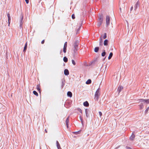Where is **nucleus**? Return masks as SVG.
I'll return each instance as SVG.
<instances>
[{
  "instance_id": "f257e3e1",
  "label": "nucleus",
  "mask_w": 149,
  "mask_h": 149,
  "mask_svg": "<svg viewBox=\"0 0 149 149\" xmlns=\"http://www.w3.org/2000/svg\"><path fill=\"white\" fill-rule=\"evenodd\" d=\"M100 88H99L96 91L94 99L95 100L97 101L100 95Z\"/></svg>"
},
{
  "instance_id": "f03ea898",
  "label": "nucleus",
  "mask_w": 149,
  "mask_h": 149,
  "mask_svg": "<svg viewBox=\"0 0 149 149\" xmlns=\"http://www.w3.org/2000/svg\"><path fill=\"white\" fill-rule=\"evenodd\" d=\"M78 41H76L74 45V49L72 51V52L73 54L75 53L78 50Z\"/></svg>"
},
{
  "instance_id": "7ed1b4c3",
  "label": "nucleus",
  "mask_w": 149,
  "mask_h": 149,
  "mask_svg": "<svg viewBox=\"0 0 149 149\" xmlns=\"http://www.w3.org/2000/svg\"><path fill=\"white\" fill-rule=\"evenodd\" d=\"M103 22V17L102 16H100V17L98 22L97 24V26H100L102 23Z\"/></svg>"
},
{
  "instance_id": "20e7f679",
  "label": "nucleus",
  "mask_w": 149,
  "mask_h": 149,
  "mask_svg": "<svg viewBox=\"0 0 149 149\" xmlns=\"http://www.w3.org/2000/svg\"><path fill=\"white\" fill-rule=\"evenodd\" d=\"M110 19V17L108 16H107L106 17V22L107 26L109 24Z\"/></svg>"
},
{
  "instance_id": "39448f33",
  "label": "nucleus",
  "mask_w": 149,
  "mask_h": 149,
  "mask_svg": "<svg viewBox=\"0 0 149 149\" xmlns=\"http://www.w3.org/2000/svg\"><path fill=\"white\" fill-rule=\"evenodd\" d=\"M138 102L137 103H141V104H143L145 102V99H140L137 100Z\"/></svg>"
},
{
  "instance_id": "423d86ee",
  "label": "nucleus",
  "mask_w": 149,
  "mask_h": 149,
  "mask_svg": "<svg viewBox=\"0 0 149 149\" xmlns=\"http://www.w3.org/2000/svg\"><path fill=\"white\" fill-rule=\"evenodd\" d=\"M81 27V26H76V29L77 30L76 31V34H77L79 33V31L80 30Z\"/></svg>"
},
{
  "instance_id": "0eeeda50",
  "label": "nucleus",
  "mask_w": 149,
  "mask_h": 149,
  "mask_svg": "<svg viewBox=\"0 0 149 149\" xmlns=\"http://www.w3.org/2000/svg\"><path fill=\"white\" fill-rule=\"evenodd\" d=\"M123 87L122 86H119L118 88V91L119 94L121 91L123 89Z\"/></svg>"
},
{
  "instance_id": "6e6552de",
  "label": "nucleus",
  "mask_w": 149,
  "mask_h": 149,
  "mask_svg": "<svg viewBox=\"0 0 149 149\" xmlns=\"http://www.w3.org/2000/svg\"><path fill=\"white\" fill-rule=\"evenodd\" d=\"M89 111V110L87 109H85V113L87 117H88L89 116V114H88V112Z\"/></svg>"
},
{
  "instance_id": "1a4fd4ad",
  "label": "nucleus",
  "mask_w": 149,
  "mask_h": 149,
  "mask_svg": "<svg viewBox=\"0 0 149 149\" xmlns=\"http://www.w3.org/2000/svg\"><path fill=\"white\" fill-rule=\"evenodd\" d=\"M64 74L65 75H68L69 74V72L68 69H65L64 71Z\"/></svg>"
},
{
  "instance_id": "9d476101",
  "label": "nucleus",
  "mask_w": 149,
  "mask_h": 149,
  "mask_svg": "<svg viewBox=\"0 0 149 149\" xmlns=\"http://www.w3.org/2000/svg\"><path fill=\"white\" fill-rule=\"evenodd\" d=\"M56 146L58 149H62L61 148L60 146L58 141H56Z\"/></svg>"
},
{
  "instance_id": "9b49d317",
  "label": "nucleus",
  "mask_w": 149,
  "mask_h": 149,
  "mask_svg": "<svg viewBox=\"0 0 149 149\" xmlns=\"http://www.w3.org/2000/svg\"><path fill=\"white\" fill-rule=\"evenodd\" d=\"M135 138V135L134 133H132V135L130 137V139L131 140H133Z\"/></svg>"
},
{
  "instance_id": "f8f14e48",
  "label": "nucleus",
  "mask_w": 149,
  "mask_h": 149,
  "mask_svg": "<svg viewBox=\"0 0 149 149\" xmlns=\"http://www.w3.org/2000/svg\"><path fill=\"white\" fill-rule=\"evenodd\" d=\"M83 105L84 106L88 107L89 106V104L88 102L86 101L84 102Z\"/></svg>"
},
{
  "instance_id": "ddd939ff",
  "label": "nucleus",
  "mask_w": 149,
  "mask_h": 149,
  "mask_svg": "<svg viewBox=\"0 0 149 149\" xmlns=\"http://www.w3.org/2000/svg\"><path fill=\"white\" fill-rule=\"evenodd\" d=\"M27 42H26L24 46V50H23V52H25L26 50L27 47Z\"/></svg>"
},
{
  "instance_id": "4468645a",
  "label": "nucleus",
  "mask_w": 149,
  "mask_h": 149,
  "mask_svg": "<svg viewBox=\"0 0 149 149\" xmlns=\"http://www.w3.org/2000/svg\"><path fill=\"white\" fill-rule=\"evenodd\" d=\"M69 122V117H68L66 120V124L67 127H68V123Z\"/></svg>"
},
{
  "instance_id": "2eb2a0df",
  "label": "nucleus",
  "mask_w": 149,
  "mask_h": 149,
  "mask_svg": "<svg viewBox=\"0 0 149 149\" xmlns=\"http://www.w3.org/2000/svg\"><path fill=\"white\" fill-rule=\"evenodd\" d=\"M67 95L68 96L70 97H71L72 96V93L70 91H68V92Z\"/></svg>"
},
{
  "instance_id": "dca6fc26",
  "label": "nucleus",
  "mask_w": 149,
  "mask_h": 149,
  "mask_svg": "<svg viewBox=\"0 0 149 149\" xmlns=\"http://www.w3.org/2000/svg\"><path fill=\"white\" fill-rule=\"evenodd\" d=\"M103 41L102 39V38L101 37L100 38V45H102Z\"/></svg>"
},
{
  "instance_id": "f3484780",
  "label": "nucleus",
  "mask_w": 149,
  "mask_h": 149,
  "mask_svg": "<svg viewBox=\"0 0 149 149\" xmlns=\"http://www.w3.org/2000/svg\"><path fill=\"white\" fill-rule=\"evenodd\" d=\"M108 40L107 39H106L104 40V45H108Z\"/></svg>"
},
{
  "instance_id": "a211bd4d",
  "label": "nucleus",
  "mask_w": 149,
  "mask_h": 149,
  "mask_svg": "<svg viewBox=\"0 0 149 149\" xmlns=\"http://www.w3.org/2000/svg\"><path fill=\"white\" fill-rule=\"evenodd\" d=\"M113 56V53L112 52H111L110 54H109V56L108 57V59H110L111 57H112Z\"/></svg>"
},
{
  "instance_id": "6ab92c4d",
  "label": "nucleus",
  "mask_w": 149,
  "mask_h": 149,
  "mask_svg": "<svg viewBox=\"0 0 149 149\" xmlns=\"http://www.w3.org/2000/svg\"><path fill=\"white\" fill-rule=\"evenodd\" d=\"M91 80L90 79H88L86 82V84H89L91 83Z\"/></svg>"
},
{
  "instance_id": "aec40b11",
  "label": "nucleus",
  "mask_w": 149,
  "mask_h": 149,
  "mask_svg": "<svg viewBox=\"0 0 149 149\" xmlns=\"http://www.w3.org/2000/svg\"><path fill=\"white\" fill-rule=\"evenodd\" d=\"M99 49V48L98 47H96L94 49L95 52H98Z\"/></svg>"
},
{
  "instance_id": "412c9836",
  "label": "nucleus",
  "mask_w": 149,
  "mask_h": 149,
  "mask_svg": "<svg viewBox=\"0 0 149 149\" xmlns=\"http://www.w3.org/2000/svg\"><path fill=\"white\" fill-rule=\"evenodd\" d=\"M36 89H37L38 91H39V92H40V86H39V85H37V86H36Z\"/></svg>"
},
{
  "instance_id": "4be33fe9",
  "label": "nucleus",
  "mask_w": 149,
  "mask_h": 149,
  "mask_svg": "<svg viewBox=\"0 0 149 149\" xmlns=\"http://www.w3.org/2000/svg\"><path fill=\"white\" fill-rule=\"evenodd\" d=\"M139 106L140 109H141L143 108V104H140V105H139Z\"/></svg>"
},
{
  "instance_id": "5701e85b",
  "label": "nucleus",
  "mask_w": 149,
  "mask_h": 149,
  "mask_svg": "<svg viewBox=\"0 0 149 149\" xmlns=\"http://www.w3.org/2000/svg\"><path fill=\"white\" fill-rule=\"evenodd\" d=\"M7 16H8V22L9 23V21L10 20V14L9 13H8L7 14Z\"/></svg>"
},
{
  "instance_id": "b1692460",
  "label": "nucleus",
  "mask_w": 149,
  "mask_h": 149,
  "mask_svg": "<svg viewBox=\"0 0 149 149\" xmlns=\"http://www.w3.org/2000/svg\"><path fill=\"white\" fill-rule=\"evenodd\" d=\"M67 47H63V52H64V53H66V48H67Z\"/></svg>"
},
{
  "instance_id": "393cba45",
  "label": "nucleus",
  "mask_w": 149,
  "mask_h": 149,
  "mask_svg": "<svg viewBox=\"0 0 149 149\" xmlns=\"http://www.w3.org/2000/svg\"><path fill=\"white\" fill-rule=\"evenodd\" d=\"M145 102L147 104L149 103V99L146 100L145 99Z\"/></svg>"
},
{
  "instance_id": "a878e982",
  "label": "nucleus",
  "mask_w": 149,
  "mask_h": 149,
  "mask_svg": "<svg viewBox=\"0 0 149 149\" xmlns=\"http://www.w3.org/2000/svg\"><path fill=\"white\" fill-rule=\"evenodd\" d=\"M33 93L36 96H38V93L36 91H34L33 92Z\"/></svg>"
},
{
  "instance_id": "bb28decb",
  "label": "nucleus",
  "mask_w": 149,
  "mask_h": 149,
  "mask_svg": "<svg viewBox=\"0 0 149 149\" xmlns=\"http://www.w3.org/2000/svg\"><path fill=\"white\" fill-rule=\"evenodd\" d=\"M63 60L65 62H66L68 61V58L66 57H64L63 58Z\"/></svg>"
},
{
  "instance_id": "cd10ccee",
  "label": "nucleus",
  "mask_w": 149,
  "mask_h": 149,
  "mask_svg": "<svg viewBox=\"0 0 149 149\" xmlns=\"http://www.w3.org/2000/svg\"><path fill=\"white\" fill-rule=\"evenodd\" d=\"M138 5V2H137L135 4V6H134V8H135V9H136L137 8Z\"/></svg>"
},
{
  "instance_id": "c85d7f7f",
  "label": "nucleus",
  "mask_w": 149,
  "mask_h": 149,
  "mask_svg": "<svg viewBox=\"0 0 149 149\" xmlns=\"http://www.w3.org/2000/svg\"><path fill=\"white\" fill-rule=\"evenodd\" d=\"M79 118H80V120L81 121V123L83 125V119H82V117H81V116H80V117H79Z\"/></svg>"
},
{
  "instance_id": "c756f323",
  "label": "nucleus",
  "mask_w": 149,
  "mask_h": 149,
  "mask_svg": "<svg viewBox=\"0 0 149 149\" xmlns=\"http://www.w3.org/2000/svg\"><path fill=\"white\" fill-rule=\"evenodd\" d=\"M105 54H106V53H105V50H104V52L102 53V56H105Z\"/></svg>"
},
{
  "instance_id": "7c9ffc66",
  "label": "nucleus",
  "mask_w": 149,
  "mask_h": 149,
  "mask_svg": "<svg viewBox=\"0 0 149 149\" xmlns=\"http://www.w3.org/2000/svg\"><path fill=\"white\" fill-rule=\"evenodd\" d=\"M106 38H107V34H106V33H105L104 34V36L103 37V38L104 39H105Z\"/></svg>"
},
{
  "instance_id": "2f4dec72",
  "label": "nucleus",
  "mask_w": 149,
  "mask_h": 149,
  "mask_svg": "<svg viewBox=\"0 0 149 149\" xmlns=\"http://www.w3.org/2000/svg\"><path fill=\"white\" fill-rule=\"evenodd\" d=\"M72 63L73 65H75L76 64V63L74 60H72Z\"/></svg>"
},
{
  "instance_id": "473e14b6",
  "label": "nucleus",
  "mask_w": 149,
  "mask_h": 149,
  "mask_svg": "<svg viewBox=\"0 0 149 149\" xmlns=\"http://www.w3.org/2000/svg\"><path fill=\"white\" fill-rule=\"evenodd\" d=\"M72 19H74L75 18V16L74 14H73L72 15Z\"/></svg>"
},
{
  "instance_id": "72a5a7b5",
  "label": "nucleus",
  "mask_w": 149,
  "mask_h": 149,
  "mask_svg": "<svg viewBox=\"0 0 149 149\" xmlns=\"http://www.w3.org/2000/svg\"><path fill=\"white\" fill-rule=\"evenodd\" d=\"M78 110L81 113H82V110L80 109H78Z\"/></svg>"
},
{
  "instance_id": "f704fd0d",
  "label": "nucleus",
  "mask_w": 149,
  "mask_h": 149,
  "mask_svg": "<svg viewBox=\"0 0 149 149\" xmlns=\"http://www.w3.org/2000/svg\"><path fill=\"white\" fill-rule=\"evenodd\" d=\"M67 42H65L64 44V47H67Z\"/></svg>"
},
{
  "instance_id": "c9c22d12",
  "label": "nucleus",
  "mask_w": 149,
  "mask_h": 149,
  "mask_svg": "<svg viewBox=\"0 0 149 149\" xmlns=\"http://www.w3.org/2000/svg\"><path fill=\"white\" fill-rule=\"evenodd\" d=\"M99 114L100 115V117H101L102 115V113L100 111H99Z\"/></svg>"
},
{
  "instance_id": "e433bc0d",
  "label": "nucleus",
  "mask_w": 149,
  "mask_h": 149,
  "mask_svg": "<svg viewBox=\"0 0 149 149\" xmlns=\"http://www.w3.org/2000/svg\"><path fill=\"white\" fill-rule=\"evenodd\" d=\"M149 107H148V108H147L146 109V110H145V111H146V112H147L148 111V110H149Z\"/></svg>"
},
{
  "instance_id": "4c0bfd02",
  "label": "nucleus",
  "mask_w": 149,
  "mask_h": 149,
  "mask_svg": "<svg viewBox=\"0 0 149 149\" xmlns=\"http://www.w3.org/2000/svg\"><path fill=\"white\" fill-rule=\"evenodd\" d=\"M45 42V40H43L42 41H41V43L42 44H43Z\"/></svg>"
},
{
  "instance_id": "58836bf2",
  "label": "nucleus",
  "mask_w": 149,
  "mask_h": 149,
  "mask_svg": "<svg viewBox=\"0 0 149 149\" xmlns=\"http://www.w3.org/2000/svg\"><path fill=\"white\" fill-rule=\"evenodd\" d=\"M84 65H87V63H86V61H84Z\"/></svg>"
},
{
  "instance_id": "ea45409f",
  "label": "nucleus",
  "mask_w": 149,
  "mask_h": 149,
  "mask_svg": "<svg viewBox=\"0 0 149 149\" xmlns=\"http://www.w3.org/2000/svg\"><path fill=\"white\" fill-rule=\"evenodd\" d=\"M78 132H73V133H74V134H78Z\"/></svg>"
},
{
  "instance_id": "a19ab883",
  "label": "nucleus",
  "mask_w": 149,
  "mask_h": 149,
  "mask_svg": "<svg viewBox=\"0 0 149 149\" xmlns=\"http://www.w3.org/2000/svg\"><path fill=\"white\" fill-rule=\"evenodd\" d=\"M25 1L26 3L27 4L29 3V0H25Z\"/></svg>"
},
{
  "instance_id": "79ce46f5",
  "label": "nucleus",
  "mask_w": 149,
  "mask_h": 149,
  "mask_svg": "<svg viewBox=\"0 0 149 149\" xmlns=\"http://www.w3.org/2000/svg\"><path fill=\"white\" fill-rule=\"evenodd\" d=\"M133 6H132L131 7V8H130V10L131 11L133 9Z\"/></svg>"
},
{
  "instance_id": "37998d69",
  "label": "nucleus",
  "mask_w": 149,
  "mask_h": 149,
  "mask_svg": "<svg viewBox=\"0 0 149 149\" xmlns=\"http://www.w3.org/2000/svg\"><path fill=\"white\" fill-rule=\"evenodd\" d=\"M45 132H46V133H47V130L46 129H45Z\"/></svg>"
},
{
  "instance_id": "c03bdc74",
  "label": "nucleus",
  "mask_w": 149,
  "mask_h": 149,
  "mask_svg": "<svg viewBox=\"0 0 149 149\" xmlns=\"http://www.w3.org/2000/svg\"><path fill=\"white\" fill-rule=\"evenodd\" d=\"M62 83H63V85H62V86H63V85H64V84H63V82H62Z\"/></svg>"
},
{
  "instance_id": "a18cd8bd",
  "label": "nucleus",
  "mask_w": 149,
  "mask_h": 149,
  "mask_svg": "<svg viewBox=\"0 0 149 149\" xmlns=\"http://www.w3.org/2000/svg\"><path fill=\"white\" fill-rule=\"evenodd\" d=\"M120 11H121V8H120Z\"/></svg>"
}]
</instances>
